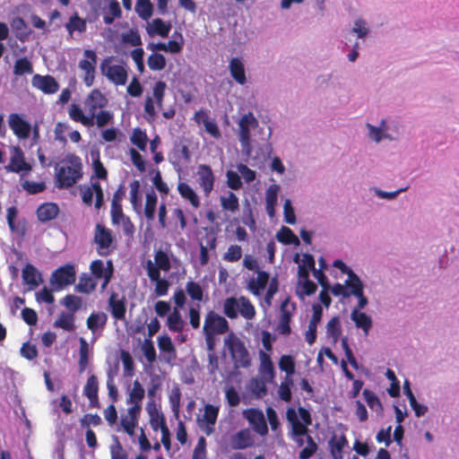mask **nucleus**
<instances>
[{"label": "nucleus", "mask_w": 459, "mask_h": 459, "mask_svg": "<svg viewBox=\"0 0 459 459\" xmlns=\"http://www.w3.org/2000/svg\"><path fill=\"white\" fill-rule=\"evenodd\" d=\"M83 103L90 117L94 120L98 127H104L112 122L113 113L103 109L108 105V100L100 90L93 89L87 95Z\"/></svg>", "instance_id": "1"}, {"label": "nucleus", "mask_w": 459, "mask_h": 459, "mask_svg": "<svg viewBox=\"0 0 459 459\" xmlns=\"http://www.w3.org/2000/svg\"><path fill=\"white\" fill-rule=\"evenodd\" d=\"M65 161L66 165L61 166L56 174V186L59 189L73 186L82 177V163L79 156L69 154Z\"/></svg>", "instance_id": "2"}, {"label": "nucleus", "mask_w": 459, "mask_h": 459, "mask_svg": "<svg viewBox=\"0 0 459 459\" xmlns=\"http://www.w3.org/2000/svg\"><path fill=\"white\" fill-rule=\"evenodd\" d=\"M297 411L294 408H289L286 411V419L291 425L290 436L294 439L298 446L304 445L303 436L308 432V426L312 424V417L308 410L304 407L298 408Z\"/></svg>", "instance_id": "3"}, {"label": "nucleus", "mask_w": 459, "mask_h": 459, "mask_svg": "<svg viewBox=\"0 0 459 459\" xmlns=\"http://www.w3.org/2000/svg\"><path fill=\"white\" fill-rule=\"evenodd\" d=\"M236 368H248L251 359L245 343L234 333H230L224 340Z\"/></svg>", "instance_id": "4"}, {"label": "nucleus", "mask_w": 459, "mask_h": 459, "mask_svg": "<svg viewBox=\"0 0 459 459\" xmlns=\"http://www.w3.org/2000/svg\"><path fill=\"white\" fill-rule=\"evenodd\" d=\"M167 84L163 81H158L155 82L152 88V97L147 96L144 100V112L145 117L148 121H153L156 117V110L154 102L158 108H161L165 97Z\"/></svg>", "instance_id": "5"}, {"label": "nucleus", "mask_w": 459, "mask_h": 459, "mask_svg": "<svg viewBox=\"0 0 459 459\" xmlns=\"http://www.w3.org/2000/svg\"><path fill=\"white\" fill-rule=\"evenodd\" d=\"M10 162L4 166L6 172L27 175L32 170V166L26 160L25 154L20 146L10 148Z\"/></svg>", "instance_id": "6"}, {"label": "nucleus", "mask_w": 459, "mask_h": 459, "mask_svg": "<svg viewBox=\"0 0 459 459\" xmlns=\"http://www.w3.org/2000/svg\"><path fill=\"white\" fill-rule=\"evenodd\" d=\"M230 330L229 322L225 317L213 310L209 311L204 317L203 332L221 335Z\"/></svg>", "instance_id": "7"}, {"label": "nucleus", "mask_w": 459, "mask_h": 459, "mask_svg": "<svg viewBox=\"0 0 459 459\" xmlns=\"http://www.w3.org/2000/svg\"><path fill=\"white\" fill-rule=\"evenodd\" d=\"M84 59L79 62V68L84 72L82 81L87 87L93 85L95 81L97 54L94 50L85 49L83 52Z\"/></svg>", "instance_id": "8"}, {"label": "nucleus", "mask_w": 459, "mask_h": 459, "mask_svg": "<svg viewBox=\"0 0 459 459\" xmlns=\"http://www.w3.org/2000/svg\"><path fill=\"white\" fill-rule=\"evenodd\" d=\"M100 71L111 82L116 85H125L127 82L128 73L125 66L109 65V59H104L100 64Z\"/></svg>", "instance_id": "9"}, {"label": "nucleus", "mask_w": 459, "mask_h": 459, "mask_svg": "<svg viewBox=\"0 0 459 459\" xmlns=\"http://www.w3.org/2000/svg\"><path fill=\"white\" fill-rule=\"evenodd\" d=\"M258 126V121L252 112L245 114L238 122V138L243 149L249 150L251 146V129Z\"/></svg>", "instance_id": "10"}, {"label": "nucleus", "mask_w": 459, "mask_h": 459, "mask_svg": "<svg viewBox=\"0 0 459 459\" xmlns=\"http://www.w3.org/2000/svg\"><path fill=\"white\" fill-rule=\"evenodd\" d=\"M94 242L98 245L99 255H108L112 252L111 246L114 242L111 230L98 223L95 227Z\"/></svg>", "instance_id": "11"}, {"label": "nucleus", "mask_w": 459, "mask_h": 459, "mask_svg": "<svg viewBox=\"0 0 459 459\" xmlns=\"http://www.w3.org/2000/svg\"><path fill=\"white\" fill-rule=\"evenodd\" d=\"M76 280V272L74 266L66 264L60 266L52 273L50 282L52 285L57 286L59 289L74 283Z\"/></svg>", "instance_id": "12"}, {"label": "nucleus", "mask_w": 459, "mask_h": 459, "mask_svg": "<svg viewBox=\"0 0 459 459\" xmlns=\"http://www.w3.org/2000/svg\"><path fill=\"white\" fill-rule=\"evenodd\" d=\"M145 269L147 275L156 276V278H158V273H160V271L169 272L171 269V263L168 253L162 249L156 250L154 253V263L148 260Z\"/></svg>", "instance_id": "13"}, {"label": "nucleus", "mask_w": 459, "mask_h": 459, "mask_svg": "<svg viewBox=\"0 0 459 459\" xmlns=\"http://www.w3.org/2000/svg\"><path fill=\"white\" fill-rule=\"evenodd\" d=\"M296 310V303H290V297H287L280 307V320L277 330L281 334L289 335L291 333L290 321L294 311Z\"/></svg>", "instance_id": "14"}, {"label": "nucleus", "mask_w": 459, "mask_h": 459, "mask_svg": "<svg viewBox=\"0 0 459 459\" xmlns=\"http://www.w3.org/2000/svg\"><path fill=\"white\" fill-rule=\"evenodd\" d=\"M7 121L10 129L17 138L25 140L30 137L31 125L21 114L11 113Z\"/></svg>", "instance_id": "15"}, {"label": "nucleus", "mask_w": 459, "mask_h": 459, "mask_svg": "<svg viewBox=\"0 0 459 459\" xmlns=\"http://www.w3.org/2000/svg\"><path fill=\"white\" fill-rule=\"evenodd\" d=\"M220 408L212 404H205L202 419L198 420L199 427L210 436L214 431V426L218 419Z\"/></svg>", "instance_id": "16"}, {"label": "nucleus", "mask_w": 459, "mask_h": 459, "mask_svg": "<svg viewBox=\"0 0 459 459\" xmlns=\"http://www.w3.org/2000/svg\"><path fill=\"white\" fill-rule=\"evenodd\" d=\"M244 417L248 420L256 433L261 436H264L268 433V427L262 411L254 408L246 410L244 411Z\"/></svg>", "instance_id": "17"}, {"label": "nucleus", "mask_w": 459, "mask_h": 459, "mask_svg": "<svg viewBox=\"0 0 459 459\" xmlns=\"http://www.w3.org/2000/svg\"><path fill=\"white\" fill-rule=\"evenodd\" d=\"M32 85L45 94H54L59 90L57 81L51 75L35 74L32 77Z\"/></svg>", "instance_id": "18"}, {"label": "nucleus", "mask_w": 459, "mask_h": 459, "mask_svg": "<svg viewBox=\"0 0 459 459\" xmlns=\"http://www.w3.org/2000/svg\"><path fill=\"white\" fill-rule=\"evenodd\" d=\"M23 283L29 286V290L38 288L43 281L42 275L31 264H26L22 270Z\"/></svg>", "instance_id": "19"}, {"label": "nucleus", "mask_w": 459, "mask_h": 459, "mask_svg": "<svg viewBox=\"0 0 459 459\" xmlns=\"http://www.w3.org/2000/svg\"><path fill=\"white\" fill-rule=\"evenodd\" d=\"M198 182L204 194L208 195L214 186V175L209 165L201 164L197 169Z\"/></svg>", "instance_id": "20"}, {"label": "nucleus", "mask_w": 459, "mask_h": 459, "mask_svg": "<svg viewBox=\"0 0 459 459\" xmlns=\"http://www.w3.org/2000/svg\"><path fill=\"white\" fill-rule=\"evenodd\" d=\"M99 380L95 375H91L83 387V394L88 398L89 404L92 408L100 407L99 401Z\"/></svg>", "instance_id": "21"}, {"label": "nucleus", "mask_w": 459, "mask_h": 459, "mask_svg": "<svg viewBox=\"0 0 459 459\" xmlns=\"http://www.w3.org/2000/svg\"><path fill=\"white\" fill-rule=\"evenodd\" d=\"M118 294L111 292L108 298V307L112 316L117 320H123L126 317V299L123 297L118 299Z\"/></svg>", "instance_id": "22"}, {"label": "nucleus", "mask_w": 459, "mask_h": 459, "mask_svg": "<svg viewBox=\"0 0 459 459\" xmlns=\"http://www.w3.org/2000/svg\"><path fill=\"white\" fill-rule=\"evenodd\" d=\"M146 411L150 417V425L154 431L162 429L167 426L165 417L161 411L157 408L154 401H149L146 405Z\"/></svg>", "instance_id": "23"}, {"label": "nucleus", "mask_w": 459, "mask_h": 459, "mask_svg": "<svg viewBox=\"0 0 459 459\" xmlns=\"http://www.w3.org/2000/svg\"><path fill=\"white\" fill-rule=\"evenodd\" d=\"M90 270L91 276L97 281V280H101L105 278L109 270L110 275L114 274L113 262L111 260H108L105 266L104 262L102 260L96 259L91 263Z\"/></svg>", "instance_id": "24"}, {"label": "nucleus", "mask_w": 459, "mask_h": 459, "mask_svg": "<svg viewBox=\"0 0 459 459\" xmlns=\"http://www.w3.org/2000/svg\"><path fill=\"white\" fill-rule=\"evenodd\" d=\"M229 69L232 78L240 85H244L247 82L245 67L242 61L238 57H232Z\"/></svg>", "instance_id": "25"}, {"label": "nucleus", "mask_w": 459, "mask_h": 459, "mask_svg": "<svg viewBox=\"0 0 459 459\" xmlns=\"http://www.w3.org/2000/svg\"><path fill=\"white\" fill-rule=\"evenodd\" d=\"M68 113L73 121L81 123L84 126L91 127L95 125L89 114L85 115L81 107L75 103L70 105Z\"/></svg>", "instance_id": "26"}, {"label": "nucleus", "mask_w": 459, "mask_h": 459, "mask_svg": "<svg viewBox=\"0 0 459 459\" xmlns=\"http://www.w3.org/2000/svg\"><path fill=\"white\" fill-rule=\"evenodd\" d=\"M15 37L22 42L26 41L31 33L26 22L22 17L14 18L11 22Z\"/></svg>", "instance_id": "27"}, {"label": "nucleus", "mask_w": 459, "mask_h": 459, "mask_svg": "<svg viewBox=\"0 0 459 459\" xmlns=\"http://www.w3.org/2000/svg\"><path fill=\"white\" fill-rule=\"evenodd\" d=\"M59 212L57 204L54 203H47L39 206L37 210L38 219L42 222L49 221L55 219Z\"/></svg>", "instance_id": "28"}, {"label": "nucleus", "mask_w": 459, "mask_h": 459, "mask_svg": "<svg viewBox=\"0 0 459 459\" xmlns=\"http://www.w3.org/2000/svg\"><path fill=\"white\" fill-rule=\"evenodd\" d=\"M351 320L355 323L358 328H361L367 335L372 327V319L366 313L359 311L358 308H353L351 315Z\"/></svg>", "instance_id": "29"}, {"label": "nucleus", "mask_w": 459, "mask_h": 459, "mask_svg": "<svg viewBox=\"0 0 459 459\" xmlns=\"http://www.w3.org/2000/svg\"><path fill=\"white\" fill-rule=\"evenodd\" d=\"M108 316L103 312H93L87 318L86 325L92 333L102 330L107 324Z\"/></svg>", "instance_id": "30"}, {"label": "nucleus", "mask_w": 459, "mask_h": 459, "mask_svg": "<svg viewBox=\"0 0 459 459\" xmlns=\"http://www.w3.org/2000/svg\"><path fill=\"white\" fill-rule=\"evenodd\" d=\"M65 29L71 37L74 31L82 33L87 29L86 20L80 17L78 13H74L65 23Z\"/></svg>", "instance_id": "31"}, {"label": "nucleus", "mask_w": 459, "mask_h": 459, "mask_svg": "<svg viewBox=\"0 0 459 459\" xmlns=\"http://www.w3.org/2000/svg\"><path fill=\"white\" fill-rule=\"evenodd\" d=\"M96 287L97 281L91 275L83 273L79 277V282L75 286V290L80 293L89 294L94 291Z\"/></svg>", "instance_id": "32"}, {"label": "nucleus", "mask_w": 459, "mask_h": 459, "mask_svg": "<svg viewBox=\"0 0 459 459\" xmlns=\"http://www.w3.org/2000/svg\"><path fill=\"white\" fill-rule=\"evenodd\" d=\"M253 445V440L248 429L239 430L232 437V446L235 449H245Z\"/></svg>", "instance_id": "33"}, {"label": "nucleus", "mask_w": 459, "mask_h": 459, "mask_svg": "<svg viewBox=\"0 0 459 459\" xmlns=\"http://www.w3.org/2000/svg\"><path fill=\"white\" fill-rule=\"evenodd\" d=\"M351 289V293L352 296L358 298V305L355 308H358L359 311L360 309L364 308L368 304V299L364 296L363 292V283L359 279L358 281H354L351 284H348V286Z\"/></svg>", "instance_id": "34"}, {"label": "nucleus", "mask_w": 459, "mask_h": 459, "mask_svg": "<svg viewBox=\"0 0 459 459\" xmlns=\"http://www.w3.org/2000/svg\"><path fill=\"white\" fill-rule=\"evenodd\" d=\"M168 328L174 333H180L183 331L185 322L177 307L169 315L167 318Z\"/></svg>", "instance_id": "35"}, {"label": "nucleus", "mask_w": 459, "mask_h": 459, "mask_svg": "<svg viewBox=\"0 0 459 459\" xmlns=\"http://www.w3.org/2000/svg\"><path fill=\"white\" fill-rule=\"evenodd\" d=\"M329 445L331 447V454L334 459H342V451L343 448L348 446V440L344 435L336 438L335 437H332L329 441Z\"/></svg>", "instance_id": "36"}, {"label": "nucleus", "mask_w": 459, "mask_h": 459, "mask_svg": "<svg viewBox=\"0 0 459 459\" xmlns=\"http://www.w3.org/2000/svg\"><path fill=\"white\" fill-rule=\"evenodd\" d=\"M178 190L180 195L187 199L195 208H198L200 205V199L193 188L186 183H179Z\"/></svg>", "instance_id": "37"}, {"label": "nucleus", "mask_w": 459, "mask_h": 459, "mask_svg": "<svg viewBox=\"0 0 459 459\" xmlns=\"http://www.w3.org/2000/svg\"><path fill=\"white\" fill-rule=\"evenodd\" d=\"M277 240L284 245H299V238L293 231L285 226H282L276 234Z\"/></svg>", "instance_id": "38"}, {"label": "nucleus", "mask_w": 459, "mask_h": 459, "mask_svg": "<svg viewBox=\"0 0 459 459\" xmlns=\"http://www.w3.org/2000/svg\"><path fill=\"white\" fill-rule=\"evenodd\" d=\"M257 277L255 280H251L249 282V288L255 295H258L260 290H264L270 279L268 273L264 271H258Z\"/></svg>", "instance_id": "39"}, {"label": "nucleus", "mask_w": 459, "mask_h": 459, "mask_svg": "<svg viewBox=\"0 0 459 459\" xmlns=\"http://www.w3.org/2000/svg\"><path fill=\"white\" fill-rule=\"evenodd\" d=\"M171 30V24L165 22L160 18H156L152 21L149 33L157 34L161 38H167Z\"/></svg>", "instance_id": "40"}, {"label": "nucleus", "mask_w": 459, "mask_h": 459, "mask_svg": "<svg viewBox=\"0 0 459 459\" xmlns=\"http://www.w3.org/2000/svg\"><path fill=\"white\" fill-rule=\"evenodd\" d=\"M326 334L336 342L342 335V325L339 316L332 317L326 325Z\"/></svg>", "instance_id": "41"}, {"label": "nucleus", "mask_w": 459, "mask_h": 459, "mask_svg": "<svg viewBox=\"0 0 459 459\" xmlns=\"http://www.w3.org/2000/svg\"><path fill=\"white\" fill-rule=\"evenodd\" d=\"M158 198L154 191L146 194L144 215L148 221H153L155 218V210L157 206Z\"/></svg>", "instance_id": "42"}, {"label": "nucleus", "mask_w": 459, "mask_h": 459, "mask_svg": "<svg viewBox=\"0 0 459 459\" xmlns=\"http://www.w3.org/2000/svg\"><path fill=\"white\" fill-rule=\"evenodd\" d=\"M130 202L134 210L139 212L142 208V195L140 193V182L136 179L130 183Z\"/></svg>", "instance_id": "43"}, {"label": "nucleus", "mask_w": 459, "mask_h": 459, "mask_svg": "<svg viewBox=\"0 0 459 459\" xmlns=\"http://www.w3.org/2000/svg\"><path fill=\"white\" fill-rule=\"evenodd\" d=\"M238 304V312L245 319L251 320L255 317V308L247 298L244 296L239 297Z\"/></svg>", "instance_id": "44"}, {"label": "nucleus", "mask_w": 459, "mask_h": 459, "mask_svg": "<svg viewBox=\"0 0 459 459\" xmlns=\"http://www.w3.org/2000/svg\"><path fill=\"white\" fill-rule=\"evenodd\" d=\"M122 15V11L119 5V3L117 0L110 1L108 10L105 11V14L103 16V22L105 24L113 23L116 18H119Z\"/></svg>", "instance_id": "45"}, {"label": "nucleus", "mask_w": 459, "mask_h": 459, "mask_svg": "<svg viewBox=\"0 0 459 459\" xmlns=\"http://www.w3.org/2000/svg\"><path fill=\"white\" fill-rule=\"evenodd\" d=\"M89 364V344L83 338H80V349H79V361L78 368L79 372L83 373Z\"/></svg>", "instance_id": "46"}, {"label": "nucleus", "mask_w": 459, "mask_h": 459, "mask_svg": "<svg viewBox=\"0 0 459 459\" xmlns=\"http://www.w3.org/2000/svg\"><path fill=\"white\" fill-rule=\"evenodd\" d=\"M238 299L235 297L227 298L223 302V313L227 317L230 319H235L238 317Z\"/></svg>", "instance_id": "47"}, {"label": "nucleus", "mask_w": 459, "mask_h": 459, "mask_svg": "<svg viewBox=\"0 0 459 459\" xmlns=\"http://www.w3.org/2000/svg\"><path fill=\"white\" fill-rule=\"evenodd\" d=\"M145 390L138 380H134L133 387L129 392L127 403L142 404L144 398Z\"/></svg>", "instance_id": "48"}, {"label": "nucleus", "mask_w": 459, "mask_h": 459, "mask_svg": "<svg viewBox=\"0 0 459 459\" xmlns=\"http://www.w3.org/2000/svg\"><path fill=\"white\" fill-rule=\"evenodd\" d=\"M130 141L139 150L143 152L147 147L148 136L144 131L139 127H136L133 130Z\"/></svg>", "instance_id": "49"}, {"label": "nucleus", "mask_w": 459, "mask_h": 459, "mask_svg": "<svg viewBox=\"0 0 459 459\" xmlns=\"http://www.w3.org/2000/svg\"><path fill=\"white\" fill-rule=\"evenodd\" d=\"M306 436L307 446L299 453V459H310L317 451L318 446L314 438L307 433Z\"/></svg>", "instance_id": "50"}, {"label": "nucleus", "mask_w": 459, "mask_h": 459, "mask_svg": "<svg viewBox=\"0 0 459 459\" xmlns=\"http://www.w3.org/2000/svg\"><path fill=\"white\" fill-rule=\"evenodd\" d=\"M306 436L307 446L299 453V459H310L317 451L318 446L314 438L307 433Z\"/></svg>", "instance_id": "51"}, {"label": "nucleus", "mask_w": 459, "mask_h": 459, "mask_svg": "<svg viewBox=\"0 0 459 459\" xmlns=\"http://www.w3.org/2000/svg\"><path fill=\"white\" fill-rule=\"evenodd\" d=\"M363 397L368 404V406L372 410L377 411V413L382 412L383 406L379 400V398L376 395V394L368 389H364L362 392Z\"/></svg>", "instance_id": "52"}, {"label": "nucleus", "mask_w": 459, "mask_h": 459, "mask_svg": "<svg viewBox=\"0 0 459 459\" xmlns=\"http://www.w3.org/2000/svg\"><path fill=\"white\" fill-rule=\"evenodd\" d=\"M56 327L62 328L65 331L74 330V316L73 314L61 313L58 318L55 321Z\"/></svg>", "instance_id": "53"}, {"label": "nucleus", "mask_w": 459, "mask_h": 459, "mask_svg": "<svg viewBox=\"0 0 459 459\" xmlns=\"http://www.w3.org/2000/svg\"><path fill=\"white\" fill-rule=\"evenodd\" d=\"M147 65L152 71H161L166 67L167 61L163 55L153 53L148 56Z\"/></svg>", "instance_id": "54"}, {"label": "nucleus", "mask_w": 459, "mask_h": 459, "mask_svg": "<svg viewBox=\"0 0 459 459\" xmlns=\"http://www.w3.org/2000/svg\"><path fill=\"white\" fill-rule=\"evenodd\" d=\"M186 290L194 301L201 302L204 299V290L198 282L194 281H187Z\"/></svg>", "instance_id": "55"}, {"label": "nucleus", "mask_w": 459, "mask_h": 459, "mask_svg": "<svg viewBox=\"0 0 459 459\" xmlns=\"http://www.w3.org/2000/svg\"><path fill=\"white\" fill-rule=\"evenodd\" d=\"M32 72V65L27 57H22L15 61L13 65V74L15 75L30 74Z\"/></svg>", "instance_id": "56"}, {"label": "nucleus", "mask_w": 459, "mask_h": 459, "mask_svg": "<svg viewBox=\"0 0 459 459\" xmlns=\"http://www.w3.org/2000/svg\"><path fill=\"white\" fill-rule=\"evenodd\" d=\"M135 11L142 19L147 20L152 14L153 6L150 0H137Z\"/></svg>", "instance_id": "57"}, {"label": "nucleus", "mask_w": 459, "mask_h": 459, "mask_svg": "<svg viewBox=\"0 0 459 459\" xmlns=\"http://www.w3.org/2000/svg\"><path fill=\"white\" fill-rule=\"evenodd\" d=\"M149 279L152 281H155V293L159 297H162L168 294L169 282L166 279L160 278V273H158V278L156 276L148 275Z\"/></svg>", "instance_id": "58"}, {"label": "nucleus", "mask_w": 459, "mask_h": 459, "mask_svg": "<svg viewBox=\"0 0 459 459\" xmlns=\"http://www.w3.org/2000/svg\"><path fill=\"white\" fill-rule=\"evenodd\" d=\"M21 186L23 190H25L30 195H37L42 193L46 189L45 182H34L30 180H24L21 183Z\"/></svg>", "instance_id": "59"}, {"label": "nucleus", "mask_w": 459, "mask_h": 459, "mask_svg": "<svg viewBox=\"0 0 459 459\" xmlns=\"http://www.w3.org/2000/svg\"><path fill=\"white\" fill-rule=\"evenodd\" d=\"M295 360L290 355H282L279 360V368L281 371L285 372L287 376H291L295 373Z\"/></svg>", "instance_id": "60"}, {"label": "nucleus", "mask_w": 459, "mask_h": 459, "mask_svg": "<svg viewBox=\"0 0 459 459\" xmlns=\"http://www.w3.org/2000/svg\"><path fill=\"white\" fill-rule=\"evenodd\" d=\"M221 204L224 210L230 212H235L239 207L238 198L232 192H230L227 197H221Z\"/></svg>", "instance_id": "61"}, {"label": "nucleus", "mask_w": 459, "mask_h": 459, "mask_svg": "<svg viewBox=\"0 0 459 459\" xmlns=\"http://www.w3.org/2000/svg\"><path fill=\"white\" fill-rule=\"evenodd\" d=\"M293 385V382L290 378L287 377L285 381L281 382L279 389H278V394L281 400L289 403L291 401V385Z\"/></svg>", "instance_id": "62"}, {"label": "nucleus", "mask_w": 459, "mask_h": 459, "mask_svg": "<svg viewBox=\"0 0 459 459\" xmlns=\"http://www.w3.org/2000/svg\"><path fill=\"white\" fill-rule=\"evenodd\" d=\"M143 353L150 364L156 361L157 355L152 341L148 338L145 339L142 345Z\"/></svg>", "instance_id": "63"}, {"label": "nucleus", "mask_w": 459, "mask_h": 459, "mask_svg": "<svg viewBox=\"0 0 459 459\" xmlns=\"http://www.w3.org/2000/svg\"><path fill=\"white\" fill-rule=\"evenodd\" d=\"M242 256V249L240 246L238 245H230L227 251L224 253L222 258L224 261L230 263L238 262Z\"/></svg>", "instance_id": "64"}]
</instances>
